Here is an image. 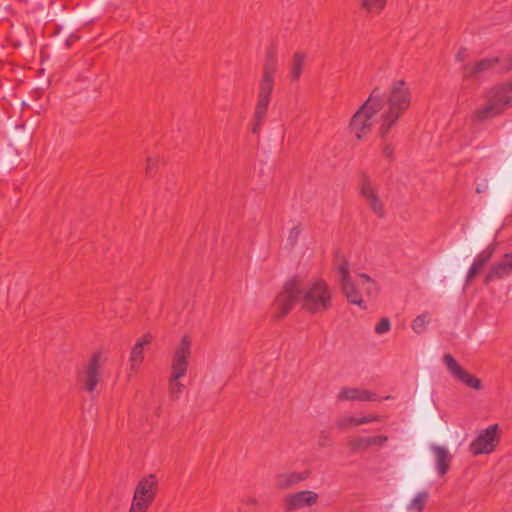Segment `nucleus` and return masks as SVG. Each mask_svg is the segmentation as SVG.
<instances>
[{"label": "nucleus", "instance_id": "nucleus-1", "mask_svg": "<svg viewBox=\"0 0 512 512\" xmlns=\"http://www.w3.org/2000/svg\"><path fill=\"white\" fill-rule=\"evenodd\" d=\"M411 99L410 87L402 79L393 81L385 95L375 88L352 116L349 125L351 131L357 139H361L375 124H379V134L386 141L391 128L410 107ZM382 152L385 157L392 158L394 149L384 142Z\"/></svg>", "mask_w": 512, "mask_h": 512}, {"label": "nucleus", "instance_id": "nucleus-2", "mask_svg": "<svg viewBox=\"0 0 512 512\" xmlns=\"http://www.w3.org/2000/svg\"><path fill=\"white\" fill-rule=\"evenodd\" d=\"M296 302L306 312L321 315L332 307L333 292L321 278L310 279L304 284L298 278L290 279L275 300L277 317H284Z\"/></svg>", "mask_w": 512, "mask_h": 512}, {"label": "nucleus", "instance_id": "nucleus-3", "mask_svg": "<svg viewBox=\"0 0 512 512\" xmlns=\"http://www.w3.org/2000/svg\"><path fill=\"white\" fill-rule=\"evenodd\" d=\"M512 96V79L506 83L494 86L485 92L486 103L477 107L473 114L474 121L482 122L494 118L505 111V103H510Z\"/></svg>", "mask_w": 512, "mask_h": 512}, {"label": "nucleus", "instance_id": "nucleus-4", "mask_svg": "<svg viewBox=\"0 0 512 512\" xmlns=\"http://www.w3.org/2000/svg\"><path fill=\"white\" fill-rule=\"evenodd\" d=\"M191 343V338L185 335L174 350L168 387L169 396L172 400L178 399L185 389L184 384L180 382V378L186 375L188 369Z\"/></svg>", "mask_w": 512, "mask_h": 512}, {"label": "nucleus", "instance_id": "nucleus-5", "mask_svg": "<svg viewBox=\"0 0 512 512\" xmlns=\"http://www.w3.org/2000/svg\"><path fill=\"white\" fill-rule=\"evenodd\" d=\"M278 69V60L273 51L267 53L262 77L259 83L256 108L267 109L274 89V79Z\"/></svg>", "mask_w": 512, "mask_h": 512}, {"label": "nucleus", "instance_id": "nucleus-6", "mask_svg": "<svg viewBox=\"0 0 512 512\" xmlns=\"http://www.w3.org/2000/svg\"><path fill=\"white\" fill-rule=\"evenodd\" d=\"M158 489L155 475L149 474L140 479L135 487L129 512H147L154 502Z\"/></svg>", "mask_w": 512, "mask_h": 512}, {"label": "nucleus", "instance_id": "nucleus-7", "mask_svg": "<svg viewBox=\"0 0 512 512\" xmlns=\"http://www.w3.org/2000/svg\"><path fill=\"white\" fill-rule=\"evenodd\" d=\"M107 361V357L102 351L93 353L87 365L79 376L82 388L93 393L102 378V368Z\"/></svg>", "mask_w": 512, "mask_h": 512}, {"label": "nucleus", "instance_id": "nucleus-8", "mask_svg": "<svg viewBox=\"0 0 512 512\" xmlns=\"http://www.w3.org/2000/svg\"><path fill=\"white\" fill-rule=\"evenodd\" d=\"M500 441V427L492 424L481 430L475 439L470 443L469 450L473 455L492 453Z\"/></svg>", "mask_w": 512, "mask_h": 512}, {"label": "nucleus", "instance_id": "nucleus-9", "mask_svg": "<svg viewBox=\"0 0 512 512\" xmlns=\"http://www.w3.org/2000/svg\"><path fill=\"white\" fill-rule=\"evenodd\" d=\"M443 363L446 365L449 373L459 382L464 385L475 389H482V383L480 379L468 373L450 354L443 356Z\"/></svg>", "mask_w": 512, "mask_h": 512}, {"label": "nucleus", "instance_id": "nucleus-10", "mask_svg": "<svg viewBox=\"0 0 512 512\" xmlns=\"http://www.w3.org/2000/svg\"><path fill=\"white\" fill-rule=\"evenodd\" d=\"M318 498V494L310 490L289 494L284 499L285 510L292 512L311 507L317 503Z\"/></svg>", "mask_w": 512, "mask_h": 512}, {"label": "nucleus", "instance_id": "nucleus-11", "mask_svg": "<svg viewBox=\"0 0 512 512\" xmlns=\"http://www.w3.org/2000/svg\"><path fill=\"white\" fill-rule=\"evenodd\" d=\"M360 193L363 198L367 201L370 208L376 213L378 216L384 215V207L382 202L380 201L378 194L373 186L371 179L367 176L362 178L360 184Z\"/></svg>", "mask_w": 512, "mask_h": 512}, {"label": "nucleus", "instance_id": "nucleus-12", "mask_svg": "<svg viewBox=\"0 0 512 512\" xmlns=\"http://www.w3.org/2000/svg\"><path fill=\"white\" fill-rule=\"evenodd\" d=\"M338 401H378L379 397L375 392L358 387H343L336 396Z\"/></svg>", "mask_w": 512, "mask_h": 512}, {"label": "nucleus", "instance_id": "nucleus-13", "mask_svg": "<svg viewBox=\"0 0 512 512\" xmlns=\"http://www.w3.org/2000/svg\"><path fill=\"white\" fill-rule=\"evenodd\" d=\"M511 273L512 259L508 253H505L499 261L495 262L490 267V270L485 277V283L488 284L496 279H502Z\"/></svg>", "mask_w": 512, "mask_h": 512}, {"label": "nucleus", "instance_id": "nucleus-14", "mask_svg": "<svg viewBox=\"0 0 512 512\" xmlns=\"http://www.w3.org/2000/svg\"><path fill=\"white\" fill-rule=\"evenodd\" d=\"M430 450L432 451L435 458V469L439 476L445 475L450 469L452 455L448 448L440 445H431Z\"/></svg>", "mask_w": 512, "mask_h": 512}, {"label": "nucleus", "instance_id": "nucleus-15", "mask_svg": "<svg viewBox=\"0 0 512 512\" xmlns=\"http://www.w3.org/2000/svg\"><path fill=\"white\" fill-rule=\"evenodd\" d=\"M152 340L150 334H145L142 338L138 339L137 342L131 349L129 365L131 370H137L138 367L144 360V347L148 345Z\"/></svg>", "mask_w": 512, "mask_h": 512}, {"label": "nucleus", "instance_id": "nucleus-16", "mask_svg": "<svg viewBox=\"0 0 512 512\" xmlns=\"http://www.w3.org/2000/svg\"><path fill=\"white\" fill-rule=\"evenodd\" d=\"M341 285V289L348 302L354 305L359 306L362 309H365V303L362 299V294L360 292V286H357V280L354 282L353 280H346Z\"/></svg>", "mask_w": 512, "mask_h": 512}, {"label": "nucleus", "instance_id": "nucleus-17", "mask_svg": "<svg viewBox=\"0 0 512 512\" xmlns=\"http://www.w3.org/2000/svg\"><path fill=\"white\" fill-rule=\"evenodd\" d=\"M388 440V437L385 435L380 436H372V437H359L351 440L349 442V447L354 452L364 451L367 448L375 445L381 446Z\"/></svg>", "mask_w": 512, "mask_h": 512}, {"label": "nucleus", "instance_id": "nucleus-18", "mask_svg": "<svg viewBox=\"0 0 512 512\" xmlns=\"http://www.w3.org/2000/svg\"><path fill=\"white\" fill-rule=\"evenodd\" d=\"M308 477L306 472L280 473L275 477V485L280 489H287L305 480Z\"/></svg>", "mask_w": 512, "mask_h": 512}, {"label": "nucleus", "instance_id": "nucleus-19", "mask_svg": "<svg viewBox=\"0 0 512 512\" xmlns=\"http://www.w3.org/2000/svg\"><path fill=\"white\" fill-rule=\"evenodd\" d=\"M493 254V249L487 248L486 250L479 253L471 267L469 268L467 272V282H470L473 280V278L479 273V271L488 263V261L491 259Z\"/></svg>", "mask_w": 512, "mask_h": 512}, {"label": "nucleus", "instance_id": "nucleus-20", "mask_svg": "<svg viewBox=\"0 0 512 512\" xmlns=\"http://www.w3.org/2000/svg\"><path fill=\"white\" fill-rule=\"evenodd\" d=\"M305 61V53L300 51L294 53L289 67V78L291 82H297L300 79L304 69Z\"/></svg>", "mask_w": 512, "mask_h": 512}, {"label": "nucleus", "instance_id": "nucleus-21", "mask_svg": "<svg viewBox=\"0 0 512 512\" xmlns=\"http://www.w3.org/2000/svg\"><path fill=\"white\" fill-rule=\"evenodd\" d=\"M499 59L497 57H490L480 60L472 66H465L464 68V76L470 77L480 73H483L489 69H491Z\"/></svg>", "mask_w": 512, "mask_h": 512}, {"label": "nucleus", "instance_id": "nucleus-22", "mask_svg": "<svg viewBox=\"0 0 512 512\" xmlns=\"http://www.w3.org/2000/svg\"><path fill=\"white\" fill-rule=\"evenodd\" d=\"M357 286H360L361 290L368 296L375 295L378 291L375 281L364 273L358 275Z\"/></svg>", "mask_w": 512, "mask_h": 512}, {"label": "nucleus", "instance_id": "nucleus-23", "mask_svg": "<svg viewBox=\"0 0 512 512\" xmlns=\"http://www.w3.org/2000/svg\"><path fill=\"white\" fill-rule=\"evenodd\" d=\"M335 267L340 284H343L346 280H352L349 275V263L344 256L338 255L336 257Z\"/></svg>", "mask_w": 512, "mask_h": 512}, {"label": "nucleus", "instance_id": "nucleus-24", "mask_svg": "<svg viewBox=\"0 0 512 512\" xmlns=\"http://www.w3.org/2000/svg\"><path fill=\"white\" fill-rule=\"evenodd\" d=\"M428 497L429 494L427 491H421L417 493L416 496L409 503L407 509L409 511L421 512L425 507Z\"/></svg>", "mask_w": 512, "mask_h": 512}, {"label": "nucleus", "instance_id": "nucleus-25", "mask_svg": "<svg viewBox=\"0 0 512 512\" xmlns=\"http://www.w3.org/2000/svg\"><path fill=\"white\" fill-rule=\"evenodd\" d=\"M387 0H361V6L370 14H379L385 7Z\"/></svg>", "mask_w": 512, "mask_h": 512}, {"label": "nucleus", "instance_id": "nucleus-26", "mask_svg": "<svg viewBox=\"0 0 512 512\" xmlns=\"http://www.w3.org/2000/svg\"><path fill=\"white\" fill-rule=\"evenodd\" d=\"M430 321V317H429V314L427 312L421 314V315H418L414 320H413V323H412V330L416 333V334H422L425 332L426 328H427V325Z\"/></svg>", "mask_w": 512, "mask_h": 512}, {"label": "nucleus", "instance_id": "nucleus-27", "mask_svg": "<svg viewBox=\"0 0 512 512\" xmlns=\"http://www.w3.org/2000/svg\"><path fill=\"white\" fill-rule=\"evenodd\" d=\"M267 114V109H261L255 107L253 124H252V133L257 134L261 130V127L264 123L265 117Z\"/></svg>", "mask_w": 512, "mask_h": 512}, {"label": "nucleus", "instance_id": "nucleus-28", "mask_svg": "<svg viewBox=\"0 0 512 512\" xmlns=\"http://www.w3.org/2000/svg\"><path fill=\"white\" fill-rule=\"evenodd\" d=\"M391 324L388 318H382L375 326V332L379 335L385 334L390 330Z\"/></svg>", "mask_w": 512, "mask_h": 512}, {"label": "nucleus", "instance_id": "nucleus-29", "mask_svg": "<svg viewBox=\"0 0 512 512\" xmlns=\"http://www.w3.org/2000/svg\"><path fill=\"white\" fill-rule=\"evenodd\" d=\"M300 233H301V229L299 226H295L293 227L290 231H289V235H288V242L291 244V245H294L299 236H300Z\"/></svg>", "mask_w": 512, "mask_h": 512}, {"label": "nucleus", "instance_id": "nucleus-30", "mask_svg": "<svg viewBox=\"0 0 512 512\" xmlns=\"http://www.w3.org/2000/svg\"><path fill=\"white\" fill-rule=\"evenodd\" d=\"M378 419H379V417L377 415L359 417L355 421V426H359V425L367 424V423H370V422H374V421H377Z\"/></svg>", "mask_w": 512, "mask_h": 512}, {"label": "nucleus", "instance_id": "nucleus-31", "mask_svg": "<svg viewBox=\"0 0 512 512\" xmlns=\"http://www.w3.org/2000/svg\"><path fill=\"white\" fill-rule=\"evenodd\" d=\"M356 417H346L344 419L339 420L338 426L340 428H348L350 426H355Z\"/></svg>", "mask_w": 512, "mask_h": 512}, {"label": "nucleus", "instance_id": "nucleus-32", "mask_svg": "<svg viewBox=\"0 0 512 512\" xmlns=\"http://www.w3.org/2000/svg\"><path fill=\"white\" fill-rule=\"evenodd\" d=\"M156 163H157V161L155 159H152V158L147 159V166H146L147 175H149V176L152 175V170L156 166Z\"/></svg>", "mask_w": 512, "mask_h": 512}, {"label": "nucleus", "instance_id": "nucleus-33", "mask_svg": "<svg viewBox=\"0 0 512 512\" xmlns=\"http://www.w3.org/2000/svg\"><path fill=\"white\" fill-rule=\"evenodd\" d=\"M242 502L248 506H256L258 504V500L254 497H249L247 499H243Z\"/></svg>", "mask_w": 512, "mask_h": 512}, {"label": "nucleus", "instance_id": "nucleus-34", "mask_svg": "<svg viewBox=\"0 0 512 512\" xmlns=\"http://www.w3.org/2000/svg\"><path fill=\"white\" fill-rule=\"evenodd\" d=\"M487 189H488V184L486 182L480 183L476 187V192L479 193V194L480 193H484V192L487 191Z\"/></svg>", "mask_w": 512, "mask_h": 512}, {"label": "nucleus", "instance_id": "nucleus-35", "mask_svg": "<svg viewBox=\"0 0 512 512\" xmlns=\"http://www.w3.org/2000/svg\"><path fill=\"white\" fill-rule=\"evenodd\" d=\"M506 70H511L512 69V54H511V57L508 59V64L506 65Z\"/></svg>", "mask_w": 512, "mask_h": 512}, {"label": "nucleus", "instance_id": "nucleus-36", "mask_svg": "<svg viewBox=\"0 0 512 512\" xmlns=\"http://www.w3.org/2000/svg\"><path fill=\"white\" fill-rule=\"evenodd\" d=\"M509 102H510V103H505V110H506L508 107H512V96L509 98Z\"/></svg>", "mask_w": 512, "mask_h": 512}, {"label": "nucleus", "instance_id": "nucleus-37", "mask_svg": "<svg viewBox=\"0 0 512 512\" xmlns=\"http://www.w3.org/2000/svg\"><path fill=\"white\" fill-rule=\"evenodd\" d=\"M456 57H457L458 60L461 61L462 57H463V54H461V52H459Z\"/></svg>", "mask_w": 512, "mask_h": 512}, {"label": "nucleus", "instance_id": "nucleus-38", "mask_svg": "<svg viewBox=\"0 0 512 512\" xmlns=\"http://www.w3.org/2000/svg\"><path fill=\"white\" fill-rule=\"evenodd\" d=\"M456 57H457L458 60L461 61L462 57H463V54H461V52H459Z\"/></svg>", "mask_w": 512, "mask_h": 512}]
</instances>
